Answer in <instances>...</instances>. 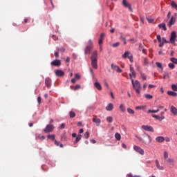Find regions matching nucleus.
I'll return each mask as SVG.
<instances>
[{"mask_svg":"<svg viewBox=\"0 0 177 177\" xmlns=\"http://www.w3.org/2000/svg\"><path fill=\"white\" fill-rule=\"evenodd\" d=\"M163 157L165 162L168 165V167L171 168L175 165V160L169 157L168 152L167 151L163 152Z\"/></svg>","mask_w":177,"mask_h":177,"instance_id":"nucleus-1","label":"nucleus"},{"mask_svg":"<svg viewBox=\"0 0 177 177\" xmlns=\"http://www.w3.org/2000/svg\"><path fill=\"white\" fill-rule=\"evenodd\" d=\"M99 57L97 50H95L91 53V66L93 68L97 69V59Z\"/></svg>","mask_w":177,"mask_h":177,"instance_id":"nucleus-2","label":"nucleus"},{"mask_svg":"<svg viewBox=\"0 0 177 177\" xmlns=\"http://www.w3.org/2000/svg\"><path fill=\"white\" fill-rule=\"evenodd\" d=\"M131 84L136 93H138V95H140V92H142V84H140V82L138 80L134 81L133 79H131Z\"/></svg>","mask_w":177,"mask_h":177,"instance_id":"nucleus-3","label":"nucleus"},{"mask_svg":"<svg viewBox=\"0 0 177 177\" xmlns=\"http://www.w3.org/2000/svg\"><path fill=\"white\" fill-rule=\"evenodd\" d=\"M93 49V42H92V39H89L87 46L84 48V53L85 55H89L91 53V50Z\"/></svg>","mask_w":177,"mask_h":177,"instance_id":"nucleus-4","label":"nucleus"},{"mask_svg":"<svg viewBox=\"0 0 177 177\" xmlns=\"http://www.w3.org/2000/svg\"><path fill=\"white\" fill-rule=\"evenodd\" d=\"M55 129V126L53 124H48L46 128L44 129V132L46 133H49V132H53V130Z\"/></svg>","mask_w":177,"mask_h":177,"instance_id":"nucleus-5","label":"nucleus"},{"mask_svg":"<svg viewBox=\"0 0 177 177\" xmlns=\"http://www.w3.org/2000/svg\"><path fill=\"white\" fill-rule=\"evenodd\" d=\"M133 149L135 151H136L137 153H139V154H141V156L145 155V150H143V149L140 148V147L134 145Z\"/></svg>","mask_w":177,"mask_h":177,"instance_id":"nucleus-6","label":"nucleus"},{"mask_svg":"<svg viewBox=\"0 0 177 177\" xmlns=\"http://www.w3.org/2000/svg\"><path fill=\"white\" fill-rule=\"evenodd\" d=\"M111 70L116 71V73H122V70L121 68H120V66H118L114 64H111Z\"/></svg>","mask_w":177,"mask_h":177,"instance_id":"nucleus-7","label":"nucleus"},{"mask_svg":"<svg viewBox=\"0 0 177 177\" xmlns=\"http://www.w3.org/2000/svg\"><path fill=\"white\" fill-rule=\"evenodd\" d=\"M51 66H55V67H59L62 66V62L60 59H55L50 62Z\"/></svg>","mask_w":177,"mask_h":177,"instance_id":"nucleus-8","label":"nucleus"},{"mask_svg":"<svg viewBox=\"0 0 177 177\" xmlns=\"http://www.w3.org/2000/svg\"><path fill=\"white\" fill-rule=\"evenodd\" d=\"M156 38H157V40L158 41L159 43H161V42H164L165 44H169V41H167V39H165V37L161 38V35H158L156 36Z\"/></svg>","mask_w":177,"mask_h":177,"instance_id":"nucleus-9","label":"nucleus"},{"mask_svg":"<svg viewBox=\"0 0 177 177\" xmlns=\"http://www.w3.org/2000/svg\"><path fill=\"white\" fill-rule=\"evenodd\" d=\"M142 128L144 129V131H147L148 132H154V129H153L151 126L142 125Z\"/></svg>","mask_w":177,"mask_h":177,"instance_id":"nucleus-10","label":"nucleus"},{"mask_svg":"<svg viewBox=\"0 0 177 177\" xmlns=\"http://www.w3.org/2000/svg\"><path fill=\"white\" fill-rule=\"evenodd\" d=\"M175 39H176V32L173 31L171 34L170 42H171V44H175Z\"/></svg>","mask_w":177,"mask_h":177,"instance_id":"nucleus-11","label":"nucleus"},{"mask_svg":"<svg viewBox=\"0 0 177 177\" xmlns=\"http://www.w3.org/2000/svg\"><path fill=\"white\" fill-rule=\"evenodd\" d=\"M176 22V18L175 17H171L169 23H168V27H172L174 24Z\"/></svg>","mask_w":177,"mask_h":177,"instance_id":"nucleus-12","label":"nucleus"},{"mask_svg":"<svg viewBox=\"0 0 177 177\" xmlns=\"http://www.w3.org/2000/svg\"><path fill=\"white\" fill-rule=\"evenodd\" d=\"M55 75L57 77H63L64 75V71L59 69L55 71Z\"/></svg>","mask_w":177,"mask_h":177,"instance_id":"nucleus-13","label":"nucleus"},{"mask_svg":"<svg viewBox=\"0 0 177 177\" xmlns=\"http://www.w3.org/2000/svg\"><path fill=\"white\" fill-rule=\"evenodd\" d=\"M114 109V105H113V103H109L106 106V111H111Z\"/></svg>","mask_w":177,"mask_h":177,"instance_id":"nucleus-14","label":"nucleus"},{"mask_svg":"<svg viewBox=\"0 0 177 177\" xmlns=\"http://www.w3.org/2000/svg\"><path fill=\"white\" fill-rule=\"evenodd\" d=\"M94 86L96 88V89H97V91H102V84H100V83H99L98 82H95L94 83Z\"/></svg>","mask_w":177,"mask_h":177,"instance_id":"nucleus-15","label":"nucleus"},{"mask_svg":"<svg viewBox=\"0 0 177 177\" xmlns=\"http://www.w3.org/2000/svg\"><path fill=\"white\" fill-rule=\"evenodd\" d=\"M51 82H52V80H50V78H49V77L46 78L45 84H46V86H47V88H49V86H50Z\"/></svg>","mask_w":177,"mask_h":177,"instance_id":"nucleus-16","label":"nucleus"},{"mask_svg":"<svg viewBox=\"0 0 177 177\" xmlns=\"http://www.w3.org/2000/svg\"><path fill=\"white\" fill-rule=\"evenodd\" d=\"M142 136L144 138H147L148 143H151V138L150 137V136H149V134H147V133L144 132L143 134H142Z\"/></svg>","mask_w":177,"mask_h":177,"instance_id":"nucleus-17","label":"nucleus"},{"mask_svg":"<svg viewBox=\"0 0 177 177\" xmlns=\"http://www.w3.org/2000/svg\"><path fill=\"white\" fill-rule=\"evenodd\" d=\"M156 140L158 143H162V142H164V140H165V138L162 136H158L156 138Z\"/></svg>","mask_w":177,"mask_h":177,"instance_id":"nucleus-18","label":"nucleus"},{"mask_svg":"<svg viewBox=\"0 0 177 177\" xmlns=\"http://www.w3.org/2000/svg\"><path fill=\"white\" fill-rule=\"evenodd\" d=\"M159 28H162L163 31H167V26L165 25V23H161L158 25Z\"/></svg>","mask_w":177,"mask_h":177,"instance_id":"nucleus-19","label":"nucleus"},{"mask_svg":"<svg viewBox=\"0 0 177 177\" xmlns=\"http://www.w3.org/2000/svg\"><path fill=\"white\" fill-rule=\"evenodd\" d=\"M171 112L172 113V114L174 115H177V109L176 107L171 106Z\"/></svg>","mask_w":177,"mask_h":177,"instance_id":"nucleus-20","label":"nucleus"},{"mask_svg":"<svg viewBox=\"0 0 177 177\" xmlns=\"http://www.w3.org/2000/svg\"><path fill=\"white\" fill-rule=\"evenodd\" d=\"M156 168L160 169V171H164V167L160 165V162H158V160H156Z\"/></svg>","mask_w":177,"mask_h":177,"instance_id":"nucleus-21","label":"nucleus"},{"mask_svg":"<svg viewBox=\"0 0 177 177\" xmlns=\"http://www.w3.org/2000/svg\"><path fill=\"white\" fill-rule=\"evenodd\" d=\"M167 95H169V96H174V97H176L177 93L175 91H167Z\"/></svg>","mask_w":177,"mask_h":177,"instance_id":"nucleus-22","label":"nucleus"},{"mask_svg":"<svg viewBox=\"0 0 177 177\" xmlns=\"http://www.w3.org/2000/svg\"><path fill=\"white\" fill-rule=\"evenodd\" d=\"M93 122H95L97 124V127H99V125H100L101 120L99 118H93Z\"/></svg>","mask_w":177,"mask_h":177,"instance_id":"nucleus-23","label":"nucleus"},{"mask_svg":"<svg viewBox=\"0 0 177 177\" xmlns=\"http://www.w3.org/2000/svg\"><path fill=\"white\" fill-rule=\"evenodd\" d=\"M81 139H82V136L80 134L77 135V136H76L75 143H78V142H80V140H81Z\"/></svg>","mask_w":177,"mask_h":177,"instance_id":"nucleus-24","label":"nucleus"},{"mask_svg":"<svg viewBox=\"0 0 177 177\" xmlns=\"http://www.w3.org/2000/svg\"><path fill=\"white\" fill-rule=\"evenodd\" d=\"M129 55H131V53L129 51H126L122 56L123 59H127L128 56H130Z\"/></svg>","mask_w":177,"mask_h":177,"instance_id":"nucleus-25","label":"nucleus"},{"mask_svg":"<svg viewBox=\"0 0 177 177\" xmlns=\"http://www.w3.org/2000/svg\"><path fill=\"white\" fill-rule=\"evenodd\" d=\"M122 5L124 6V8H128L131 4H129L127 0H122Z\"/></svg>","mask_w":177,"mask_h":177,"instance_id":"nucleus-26","label":"nucleus"},{"mask_svg":"<svg viewBox=\"0 0 177 177\" xmlns=\"http://www.w3.org/2000/svg\"><path fill=\"white\" fill-rule=\"evenodd\" d=\"M47 138H48V139H50V140H56V138L55 137V135H50V134H48V136H47Z\"/></svg>","mask_w":177,"mask_h":177,"instance_id":"nucleus-27","label":"nucleus"},{"mask_svg":"<svg viewBox=\"0 0 177 177\" xmlns=\"http://www.w3.org/2000/svg\"><path fill=\"white\" fill-rule=\"evenodd\" d=\"M136 137L137 138V139H138L140 142H141V143H144L145 145H146V141L143 138H142V137L138 136H136Z\"/></svg>","mask_w":177,"mask_h":177,"instance_id":"nucleus-28","label":"nucleus"},{"mask_svg":"<svg viewBox=\"0 0 177 177\" xmlns=\"http://www.w3.org/2000/svg\"><path fill=\"white\" fill-rule=\"evenodd\" d=\"M115 138L117 140H121V135L119 133H115Z\"/></svg>","mask_w":177,"mask_h":177,"instance_id":"nucleus-29","label":"nucleus"},{"mask_svg":"<svg viewBox=\"0 0 177 177\" xmlns=\"http://www.w3.org/2000/svg\"><path fill=\"white\" fill-rule=\"evenodd\" d=\"M120 109L122 111V113H124V111H125V106H124V104H121L120 105Z\"/></svg>","mask_w":177,"mask_h":177,"instance_id":"nucleus-30","label":"nucleus"},{"mask_svg":"<svg viewBox=\"0 0 177 177\" xmlns=\"http://www.w3.org/2000/svg\"><path fill=\"white\" fill-rule=\"evenodd\" d=\"M156 64L158 68H161L162 70L164 68L161 62H156Z\"/></svg>","mask_w":177,"mask_h":177,"instance_id":"nucleus-31","label":"nucleus"},{"mask_svg":"<svg viewBox=\"0 0 177 177\" xmlns=\"http://www.w3.org/2000/svg\"><path fill=\"white\" fill-rule=\"evenodd\" d=\"M120 39H121V41H123L124 45H127V39L124 36L121 35L120 37Z\"/></svg>","mask_w":177,"mask_h":177,"instance_id":"nucleus-32","label":"nucleus"},{"mask_svg":"<svg viewBox=\"0 0 177 177\" xmlns=\"http://www.w3.org/2000/svg\"><path fill=\"white\" fill-rule=\"evenodd\" d=\"M127 112L129 113V114H135V111H133L132 109L131 108H128L127 109Z\"/></svg>","mask_w":177,"mask_h":177,"instance_id":"nucleus-33","label":"nucleus"},{"mask_svg":"<svg viewBox=\"0 0 177 177\" xmlns=\"http://www.w3.org/2000/svg\"><path fill=\"white\" fill-rule=\"evenodd\" d=\"M113 117H111V116H109V117L106 118L107 122L111 123V122H113Z\"/></svg>","mask_w":177,"mask_h":177,"instance_id":"nucleus-34","label":"nucleus"},{"mask_svg":"<svg viewBox=\"0 0 177 177\" xmlns=\"http://www.w3.org/2000/svg\"><path fill=\"white\" fill-rule=\"evenodd\" d=\"M69 115L71 118H74V117H75V113L73 111H71L69 112Z\"/></svg>","mask_w":177,"mask_h":177,"instance_id":"nucleus-35","label":"nucleus"},{"mask_svg":"<svg viewBox=\"0 0 177 177\" xmlns=\"http://www.w3.org/2000/svg\"><path fill=\"white\" fill-rule=\"evenodd\" d=\"M145 97H146L147 99H153V95H150V94H145L144 95Z\"/></svg>","mask_w":177,"mask_h":177,"instance_id":"nucleus-36","label":"nucleus"},{"mask_svg":"<svg viewBox=\"0 0 177 177\" xmlns=\"http://www.w3.org/2000/svg\"><path fill=\"white\" fill-rule=\"evenodd\" d=\"M170 60H171V62H172L173 64H177V59H176V58H175V57H171V58L170 59Z\"/></svg>","mask_w":177,"mask_h":177,"instance_id":"nucleus-37","label":"nucleus"},{"mask_svg":"<svg viewBox=\"0 0 177 177\" xmlns=\"http://www.w3.org/2000/svg\"><path fill=\"white\" fill-rule=\"evenodd\" d=\"M143 63L145 66H149V59L147 58H144Z\"/></svg>","mask_w":177,"mask_h":177,"instance_id":"nucleus-38","label":"nucleus"},{"mask_svg":"<svg viewBox=\"0 0 177 177\" xmlns=\"http://www.w3.org/2000/svg\"><path fill=\"white\" fill-rule=\"evenodd\" d=\"M158 111H160L159 109H158L156 110L149 109L148 113H158Z\"/></svg>","mask_w":177,"mask_h":177,"instance_id":"nucleus-39","label":"nucleus"},{"mask_svg":"<svg viewBox=\"0 0 177 177\" xmlns=\"http://www.w3.org/2000/svg\"><path fill=\"white\" fill-rule=\"evenodd\" d=\"M152 117L156 120H159V121H161V117H160L158 115H152Z\"/></svg>","mask_w":177,"mask_h":177,"instance_id":"nucleus-40","label":"nucleus"},{"mask_svg":"<svg viewBox=\"0 0 177 177\" xmlns=\"http://www.w3.org/2000/svg\"><path fill=\"white\" fill-rule=\"evenodd\" d=\"M171 89L173 91H174L175 92H176L177 91V86H176V84H172L171 85Z\"/></svg>","mask_w":177,"mask_h":177,"instance_id":"nucleus-41","label":"nucleus"},{"mask_svg":"<svg viewBox=\"0 0 177 177\" xmlns=\"http://www.w3.org/2000/svg\"><path fill=\"white\" fill-rule=\"evenodd\" d=\"M84 139H88L89 138V132H88V131L85 132V133L84 135Z\"/></svg>","mask_w":177,"mask_h":177,"instance_id":"nucleus-42","label":"nucleus"},{"mask_svg":"<svg viewBox=\"0 0 177 177\" xmlns=\"http://www.w3.org/2000/svg\"><path fill=\"white\" fill-rule=\"evenodd\" d=\"M168 66H169V68H171V69L175 68V64L174 63H169L168 64Z\"/></svg>","mask_w":177,"mask_h":177,"instance_id":"nucleus-43","label":"nucleus"},{"mask_svg":"<svg viewBox=\"0 0 177 177\" xmlns=\"http://www.w3.org/2000/svg\"><path fill=\"white\" fill-rule=\"evenodd\" d=\"M55 145L56 146H60L61 147H63V144H60L59 145V142L57 140H55Z\"/></svg>","mask_w":177,"mask_h":177,"instance_id":"nucleus-44","label":"nucleus"},{"mask_svg":"<svg viewBox=\"0 0 177 177\" xmlns=\"http://www.w3.org/2000/svg\"><path fill=\"white\" fill-rule=\"evenodd\" d=\"M129 77H130V78H132V77H136V73H135V72H131L130 73H129Z\"/></svg>","mask_w":177,"mask_h":177,"instance_id":"nucleus-45","label":"nucleus"},{"mask_svg":"<svg viewBox=\"0 0 177 177\" xmlns=\"http://www.w3.org/2000/svg\"><path fill=\"white\" fill-rule=\"evenodd\" d=\"M147 20L148 23H153V21H154V19L149 18L147 17Z\"/></svg>","mask_w":177,"mask_h":177,"instance_id":"nucleus-46","label":"nucleus"},{"mask_svg":"<svg viewBox=\"0 0 177 177\" xmlns=\"http://www.w3.org/2000/svg\"><path fill=\"white\" fill-rule=\"evenodd\" d=\"M140 76L142 77V80H147V77H146V75H145V73H142V72H140Z\"/></svg>","mask_w":177,"mask_h":177,"instance_id":"nucleus-47","label":"nucleus"},{"mask_svg":"<svg viewBox=\"0 0 177 177\" xmlns=\"http://www.w3.org/2000/svg\"><path fill=\"white\" fill-rule=\"evenodd\" d=\"M113 48H118V46H120V42H116V43H114L113 45H112Z\"/></svg>","mask_w":177,"mask_h":177,"instance_id":"nucleus-48","label":"nucleus"},{"mask_svg":"<svg viewBox=\"0 0 177 177\" xmlns=\"http://www.w3.org/2000/svg\"><path fill=\"white\" fill-rule=\"evenodd\" d=\"M75 78L76 80H80V78H81V75H80L79 73H76V74L75 75Z\"/></svg>","mask_w":177,"mask_h":177,"instance_id":"nucleus-49","label":"nucleus"},{"mask_svg":"<svg viewBox=\"0 0 177 177\" xmlns=\"http://www.w3.org/2000/svg\"><path fill=\"white\" fill-rule=\"evenodd\" d=\"M58 50H59L60 52H62L63 53L65 52L66 49L64 48V47H61L58 49Z\"/></svg>","mask_w":177,"mask_h":177,"instance_id":"nucleus-50","label":"nucleus"},{"mask_svg":"<svg viewBox=\"0 0 177 177\" xmlns=\"http://www.w3.org/2000/svg\"><path fill=\"white\" fill-rule=\"evenodd\" d=\"M142 109H145L143 106H138L136 107V110H142Z\"/></svg>","mask_w":177,"mask_h":177,"instance_id":"nucleus-51","label":"nucleus"},{"mask_svg":"<svg viewBox=\"0 0 177 177\" xmlns=\"http://www.w3.org/2000/svg\"><path fill=\"white\" fill-rule=\"evenodd\" d=\"M127 57H128V59H129V60H130V62H131V63H132V62H133V57L132 56V55H131L130 56H128Z\"/></svg>","mask_w":177,"mask_h":177,"instance_id":"nucleus-52","label":"nucleus"},{"mask_svg":"<svg viewBox=\"0 0 177 177\" xmlns=\"http://www.w3.org/2000/svg\"><path fill=\"white\" fill-rule=\"evenodd\" d=\"M130 71L131 73H135V69L133 68V66H132V65H130Z\"/></svg>","mask_w":177,"mask_h":177,"instance_id":"nucleus-53","label":"nucleus"},{"mask_svg":"<svg viewBox=\"0 0 177 177\" xmlns=\"http://www.w3.org/2000/svg\"><path fill=\"white\" fill-rule=\"evenodd\" d=\"M80 88H81V85L76 84V86L75 87V91H77V89H80Z\"/></svg>","mask_w":177,"mask_h":177,"instance_id":"nucleus-54","label":"nucleus"},{"mask_svg":"<svg viewBox=\"0 0 177 177\" xmlns=\"http://www.w3.org/2000/svg\"><path fill=\"white\" fill-rule=\"evenodd\" d=\"M98 44H99V45H102V44H103V39L102 38L99 39Z\"/></svg>","mask_w":177,"mask_h":177,"instance_id":"nucleus-55","label":"nucleus"},{"mask_svg":"<svg viewBox=\"0 0 177 177\" xmlns=\"http://www.w3.org/2000/svg\"><path fill=\"white\" fill-rule=\"evenodd\" d=\"M64 128H66V124L64 123L62 124L60 126V129H64Z\"/></svg>","mask_w":177,"mask_h":177,"instance_id":"nucleus-56","label":"nucleus"},{"mask_svg":"<svg viewBox=\"0 0 177 177\" xmlns=\"http://www.w3.org/2000/svg\"><path fill=\"white\" fill-rule=\"evenodd\" d=\"M104 86L107 88V89H110V86H109V83L106 82H104Z\"/></svg>","mask_w":177,"mask_h":177,"instance_id":"nucleus-57","label":"nucleus"},{"mask_svg":"<svg viewBox=\"0 0 177 177\" xmlns=\"http://www.w3.org/2000/svg\"><path fill=\"white\" fill-rule=\"evenodd\" d=\"M41 100H42V99L41 98V97H37V102H38L39 104H41Z\"/></svg>","mask_w":177,"mask_h":177,"instance_id":"nucleus-58","label":"nucleus"},{"mask_svg":"<svg viewBox=\"0 0 177 177\" xmlns=\"http://www.w3.org/2000/svg\"><path fill=\"white\" fill-rule=\"evenodd\" d=\"M127 177H140V176H138V175L132 176V174H129Z\"/></svg>","mask_w":177,"mask_h":177,"instance_id":"nucleus-59","label":"nucleus"},{"mask_svg":"<svg viewBox=\"0 0 177 177\" xmlns=\"http://www.w3.org/2000/svg\"><path fill=\"white\" fill-rule=\"evenodd\" d=\"M71 82H72V84H75V82H77V80L75 78H73L71 80Z\"/></svg>","mask_w":177,"mask_h":177,"instance_id":"nucleus-60","label":"nucleus"},{"mask_svg":"<svg viewBox=\"0 0 177 177\" xmlns=\"http://www.w3.org/2000/svg\"><path fill=\"white\" fill-rule=\"evenodd\" d=\"M54 56H55V57H59V52H55Z\"/></svg>","mask_w":177,"mask_h":177,"instance_id":"nucleus-61","label":"nucleus"},{"mask_svg":"<svg viewBox=\"0 0 177 177\" xmlns=\"http://www.w3.org/2000/svg\"><path fill=\"white\" fill-rule=\"evenodd\" d=\"M165 142H171V139H169V138H168V137H166L165 138Z\"/></svg>","mask_w":177,"mask_h":177,"instance_id":"nucleus-62","label":"nucleus"},{"mask_svg":"<svg viewBox=\"0 0 177 177\" xmlns=\"http://www.w3.org/2000/svg\"><path fill=\"white\" fill-rule=\"evenodd\" d=\"M122 147L123 149H127V145L122 143Z\"/></svg>","mask_w":177,"mask_h":177,"instance_id":"nucleus-63","label":"nucleus"},{"mask_svg":"<svg viewBox=\"0 0 177 177\" xmlns=\"http://www.w3.org/2000/svg\"><path fill=\"white\" fill-rule=\"evenodd\" d=\"M72 56H73V59H77V55L75 53H73L72 55Z\"/></svg>","mask_w":177,"mask_h":177,"instance_id":"nucleus-64","label":"nucleus"}]
</instances>
